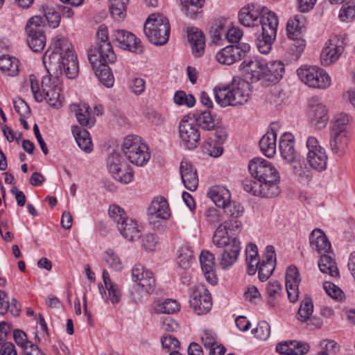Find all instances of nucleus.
Wrapping results in <instances>:
<instances>
[{
    "instance_id": "obj_64",
    "label": "nucleus",
    "mask_w": 355,
    "mask_h": 355,
    "mask_svg": "<svg viewBox=\"0 0 355 355\" xmlns=\"http://www.w3.org/2000/svg\"><path fill=\"white\" fill-rule=\"evenodd\" d=\"M355 17V8L347 3L344 4L339 12V18L341 21H345L352 19Z\"/></svg>"
},
{
    "instance_id": "obj_33",
    "label": "nucleus",
    "mask_w": 355,
    "mask_h": 355,
    "mask_svg": "<svg viewBox=\"0 0 355 355\" xmlns=\"http://www.w3.org/2000/svg\"><path fill=\"white\" fill-rule=\"evenodd\" d=\"M318 267L322 273L328 274L331 277L339 276L338 268L333 252L320 255Z\"/></svg>"
},
{
    "instance_id": "obj_35",
    "label": "nucleus",
    "mask_w": 355,
    "mask_h": 355,
    "mask_svg": "<svg viewBox=\"0 0 355 355\" xmlns=\"http://www.w3.org/2000/svg\"><path fill=\"white\" fill-rule=\"evenodd\" d=\"M259 10H255L253 4L243 7L239 12V20L244 26H254L259 18Z\"/></svg>"
},
{
    "instance_id": "obj_50",
    "label": "nucleus",
    "mask_w": 355,
    "mask_h": 355,
    "mask_svg": "<svg viewBox=\"0 0 355 355\" xmlns=\"http://www.w3.org/2000/svg\"><path fill=\"white\" fill-rule=\"evenodd\" d=\"M103 259L107 266L115 270H120L123 268V263L118 254L112 249L104 252Z\"/></svg>"
},
{
    "instance_id": "obj_36",
    "label": "nucleus",
    "mask_w": 355,
    "mask_h": 355,
    "mask_svg": "<svg viewBox=\"0 0 355 355\" xmlns=\"http://www.w3.org/2000/svg\"><path fill=\"white\" fill-rule=\"evenodd\" d=\"M351 120V116L346 113L336 114L331 121L330 133L349 135L348 128Z\"/></svg>"
},
{
    "instance_id": "obj_57",
    "label": "nucleus",
    "mask_w": 355,
    "mask_h": 355,
    "mask_svg": "<svg viewBox=\"0 0 355 355\" xmlns=\"http://www.w3.org/2000/svg\"><path fill=\"white\" fill-rule=\"evenodd\" d=\"M205 217L208 224L216 226L221 222V216L219 210L214 207H210L205 210Z\"/></svg>"
},
{
    "instance_id": "obj_8",
    "label": "nucleus",
    "mask_w": 355,
    "mask_h": 355,
    "mask_svg": "<svg viewBox=\"0 0 355 355\" xmlns=\"http://www.w3.org/2000/svg\"><path fill=\"white\" fill-rule=\"evenodd\" d=\"M122 151L130 162L136 166H144L150 157L147 146L136 135H128L124 139Z\"/></svg>"
},
{
    "instance_id": "obj_53",
    "label": "nucleus",
    "mask_w": 355,
    "mask_h": 355,
    "mask_svg": "<svg viewBox=\"0 0 355 355\" xmlns=\"http://www.w3.org/2000/svg\"><path fill=\"white\" fill-rule=\"evenodd\" d=\"M45 19L44 22L47 21L51 26L55 28L58 26L60 21V14L58 10H55L53 8L46 6L44 8Z\"/></svg>"
},
{
    "instance_id": "obj_15",
    "label": "nucleus",
    "mask_w": 355,
    "mask_h": 355,
    "mask_svg": "<svg viewBox=\"0 0 355 355\" xmlns=\"http://www.w3.org/2000/svg\"><path fill=\"white\" fill-rule=\"evenodd\" d=\"M88 59L98 80L107 87H112L114 79L108 67V64L111 63L93 53L88 54Z\"/></svg>"
},
{
    "instance_id": "obj_4",
    "label": "nucleus",
    "mask_w": 355,
    "mask_h": 355,
    "mask_svg": "<svg viewBox=\"0 0 355 355\" xmlns=\"http://www.w3.org/2000/svg\"><path fill=\"white\" fill-rule=\"evenodd\" d=\"M53 74V73H49V76L42 78V90L40 89L38 82L34 75H31L29 78L31 91L35 101L42 102L43 100H46L50 106L58 108L62 106L60 89L55 82H52L51 77Z\"/></svg>"
},
{
    "instance_id": "obj_13",
    "label": "nucleus",
    "mask_w": 355,
    "mask_h": 355,
    "mask_svg": "<svg viewBox=\"0 0 355 355\" xmlns=\"http://www.w3.org/2000/svg\"><path fill=\"white\" fill-rule=\"evenodd\" d=\"M190 306L197 315L207 313L212 306V298L209 291L204 286L193 290L190 296Z\"/></svg>"
},
{
    "instance_id": "obj_7",
    "label": "nucleus",
    "mask_w": 355,
    "mask_h": 355,
    "mask_svg": "<svg viewBox=\"0 0 355 355\" xmlns=\"http://www.w3.org/2000/svg\"><path fill=\"white\" fill-rule=\"evenodd\" d=\"M109 216L116 224L120 234L127 240L132 241L141 236V230L137 221L127 216L125 211L119 206H110Z\"/></svg>"
},
{
    "instance_id": "obj_63",
    "label": "nucleus",
    "mask_w": 355,
    "mask_h": 355,
    "mask_svg": "<svg viewBox=\"0 0 355 355\" xmlns=\"http://www.w3.org/2000/svg\"><path fill=\"white\" fill-rule=\"evenodd\" d=\"M161 328L165 331H176L179 329V324L171 316L163 317L161 320Z\"/></svg>"
},
{
    "instance_id": "obj_55",
    "label": "nucleus",
    "mask_w": 355,
    "mask_h": 355,
    "mask_svg": "<svg viewBox=\"0 0 355 355\" xmlns=\"http://www.w3.org/2000/svg\"><path fill=\"white\" fill-rule=\"evenodd\" d=\"M223 209L227 215L233 218H238L241 216L244 211V209L241 205L235 202H231V200H230V202H227L223 207Z\"/></svg>"
},
{
    "instance_id": "obj_24",
    "label": "nucleus",
    "mask_w": 355,
    "mask_h": 355,
    "mask_svg": "<svg viewBox=\"0 0 355 355\" xmlns=\"http://www.w3.org/2000/svg\"><path fill=\"white\" fill-rule=\"evenodd\" d=\"M148 214L151 222L157 218L167 219L170 212L166 200L162 196L154 198L148 207Z\"/></svg>"
},
{
    "instance_id": "obj_27",
    "label": "nucleus",
    "mask_w": 355,
    "mask_h": 355,
    "mask_svg": "<svg viewBox=\"0 0 355 355\" xmlns=\"http://www.w3.org/2000/svg\"><path fill=\"white\" fill-rule=\"evenodd\" d=\"M279 148L282 157L288 164L295 162V149L294 137L289 132L282 135L279 139Z\"/></svg>"
},
{
    "instance_id": "obj_39",
    "label": "nucleus",
    "mask_w": 355,
    "mask_h": 355,
    "mask_svg": "<svg viewBox=\"0 0 355 355\" xmlns=\"http://www.w3.org/2000/svg\"><path fill=\"white\" fill-rule=\"evenodd\" d=\"M0 70L10 76H15L19 72V60L10 55L0 56Z\"/></svg>"
},
{
    "instance_id": "obj_62",
    "label": "nucleus",
    "mask_w": 355,
    "mask_h": 355,
    "mask_svg": "<svg viewBox=\"0 0 355 355\" xmlns=\"http://www.w3.org/2000/svg\"><path fill=\"white\" fill-rule=\"evenodd\" d=\"M201 341L205 348L209 349L216 345V335L212 331L206 329L201 336Z\"/></svg>"
},
{
    "instance_id": "obj_17",
    "label": "nucleus",
    "mask_w": 355,
    "mask_h": 355,
    "mask_svg": "<svg viewBox=\"0 0 355 355\" xmlns=\"http://www.w3.org/2000/svg\"><path fill=\"white\" fill-rule=\"evenodd\" d=\"M132 280L143 287L146 294L152 293L156 286L155 279L151 271L141 264H136L132 269Z\"/></svg>"
},
{
    "instance_id": "obj_58",
    "label": "nucleus",
    "mask_w": 355,
    "mask_h": 355,
    "mask_svg": "<svg viewBox=\"0 0 355 355\" xmlns=\"http://www.w3.org/2000/svg\"><path fill=\"white\" fill-rule=\"evenodd\" d=\"M301 279L300 273L295 266H289L286 272V285H299Z\"/></svg>"
},
{
    "instance_id": "obj_2",
    "label": "nucleus",
    "mask_w": 355,
    "mask_h": 355,
    "mask_svg": "<svg viewBox=\"0 0 355 355\" xmlns=\"http://www.w3.org/2000/svg\"><path fill=\"white\" fill-rule=\"evenodd\" d=\"M43 63L48 73L55 76L64 73L69 79L77 77L79 66L71 43L65 37H58L53 50H47L43 55Z\"/></svg>"
},
{
    "instance_id": "obj_34",
    "label": "nucleus",
    "mask_w": 355,
    "mask_h": 355,
    "mask_svg": "<svg viewBox=\"0 0 355 355\" xmlns=\"http://www.w3.org/2000/svg\"><path fill=\"white\" fill-rule=\"evenodd\" d=\"M238 48L230 45L222 49L216 55V60L220 64L230 65L241 60Z\"/></svg>"
},
{
    "instance_id": "obj_38",
    "label": "nucleus",
    "mask_w": 355,
    "mask_h": 355,
    "mask_svg": "<svg viewBox=\"0 0 355 355\" xmlns=\"http://www.w3.org/2000/svg\"><path fill=\"white\" fill-rule=\"evenodd\" d=\"M72 133L78 146L83 150L85 153H90L92 150L93 145L87 130L78 126H73Z\"/></svg>"
},
{
    "instance_id": "obj_44",
    "label": "nucleus",
    "mask_w": 355,
    "mask_h": 355,
    "mask_svg": "<svg viewBox=\"0 0 355 355\" xmlns=\"http://www.w3.org/2000/svg\"><path fill=\"white\" fill-rule=\"evenodd\" d=\"M276 34L262 32V34L257 40V46L263 54L268 53L272 49V45L275 40Z\"/></svg>"
},
{
    "instance_id": "obj_16",
    "label": "nucleus",
    "mask_w": 355,
    "mask_h": 355,
    "mask_svg": "<svg viewBox=\"0 0 355 355\" xmlns=\"http://www.w3.org/2000/svg\"><path fill=\"white\" fill-rule=\"evenodd\" d=\"M179 135L184 146L189 150L194 149L200 144V132L198 128L184 118L179 124Z\"/></svg>"
},
{
    "instance_id": "obj_29",
    "label": "nucleus",
    "mask_w": 355,
    "mask_h": 355,
    "mask_svg": "<svg viewBox=\"0 0 355 355\" xmlns=\"http://www.w3.org/2000/svg\"><path fill=\"white\" fill-rule=\"evenodd\" d=\"M349 141V135L330 133V150L338 157H343L346 153Z\"/></svg>"
},
{
    "instance_id": "obj_54",
    "label": "nucleus",
    "mask_w": 355,
    "mask_h": 355,
    "mask_svg": "<svg viewBox=\"0 0 355 355\" xmlns=\"http://www.w3.org/2000/svg\"><path fill=\"white\" fill-rule=\"evenodd\" d=\"M252 333L257 339L266 340L270 336V325L266 321H261L259 322L257 327L252 330Z\"/></svg>"
},
{
    "instance_id": "obj_30",
    "label": "nucleus",
    "mask_w": 355,
    "mask_h": 355,
    "mask_svg": "<svg viewBox=\"0 0 355 355\" xmlns=\"http://www.w3.org/2000/svg\"><path fill=\"white\" fill-rule=\"evenodd\" d=\"M265 61L257 59L245 60L241 63L242 69L252 82L261 80Z\"/></svg>"
},
{
    "instance_id": "obj_20",
    "label": "nucleus",
    "mask_w": 355,
    "mask_h": 355,
    "mask_svg": "<svg viewBox=\"0 0 355 355\" xmlns=\"http://www.w3.org/2000/svg\"><path fill=\"white\" fill-rule=\"evenodd\" d=\"M284 65L280 61L265 62L263 76H261L263 85H270L279 82L283 76Z\"/></svg>"
},
{
    "instance_id": "obj_10",
    "label": "nucleus",
    "mask_w": 355,
    "mask_h": 355,
    "mask_svg": "<svg viewBox=\"0 0 355 355\" xmlns=\"http://www.w3.org/2000/svg\"><path fill=\"white\" fill-rule=\"evenodd\" d=\"M29 47L35 52H41L46 45L44 19L40 15L31 17L25 28Z\"/></svg>"
},
{
    "instance_id": "obj_59",
    "label": "nucleus",
    "mask_w": 355,
    "mask_h": 355,
    "mask_svg": "<svg viewBox=\"0 0 355 355\" xmlns=\"http://www.w3.org/2000/svg\"><path fill=\"white\" fill-rule=\"evenodd\" d=\"M266 290L270 299H275L280 295L282 287L278 281L273 280L268 282Z\"/></svg>"
},
{
    "instance_id": "obj_51",
    "label": "nucleus",
    "mask_w": 355,
    "mask_h": 355,
    "mask_svg": "<svg viewBox=\"0 0 355 355\" xmlns=\"http://www.w3.org/2000/svg\"><path fill=\"white\" fill-rule=\"evenodd\" d=\"M193 259V251L187 248H181L179 250V255L178 257V262L180 266L184 269L190 267Z\"/></svg>"
},
{
    "instance_id": "obj_56",
    "label": "nucleus",
    "mask_w": 355,
    "mask_h": 355,
    "mask_svg": "<svg viewBox=\"0 0 355 355\" xmlns=\"http://www.w3.org/2000/svg\"><path fill=\"white\" fill-rule=\"evenodd\" d=\"M162 347L167 352L175 351L180 345V341L173 336H163L161 338Z\"/></svg>"
},
{
    "instance_id": "obj_42",
    "label": "nucleus",
    "mask_w": 355,
    "mask_h": 355,
    "mask_svg": "<svg viewBox=\"0 0 355 355\" xmlns=\"http://www.w3.org/2000/svg\"><path fill=\"white\" fill-rule=\"evenodd\" d=\"M110 12L112 18L116 21H122L126 14V6L128 0H110Z\"/></svg>"
},
{
    "instance_id": "obj_52",
    "label": "nucleus",
    "mask_w": 355,
    "mask_h": 355,
    "mask_svg": "<svg viewBox=\"0 0 355 355\" xmlns=\"http://www.w3.org/2000/svg\"><path fill=\"white\" fill-rule=\"evenodd\" d=\"M111 174L116 180L124 184L130 182L133 178V172L128 164L123 169H117L116 173Z\"/></svg>"
},
{
    "instance_id": "obj_3",
    "label": "nucleus",
    "mask_w": 355,
    "mask_h": 355,
    "mask_svg": "<svg viewBox=\"0 0 355 355\" xmlns=\"http://www.w3.org/2000/svg\"><path fill=\"white\" fill-rule=\"evenodd\" d=\"M214 93L216 102L222 107L241 106L250 98V85L244 80L234 78L227 87H216Z\"/></svg>"
},
{
    "instance_id": "obj_19",
    "label": "nucleus",
    "mask_w": 355,
    "mask_h": 355,
    "mask_svg": "<svg viewBox=\"0 0 355 355\" xmlns=\"http://www.w3.org/2000/svg\"><path fill=\"white\" fill-rule=\"evenodd\" d=\"M103 280L105 288L103 284H98L102 297L112 304L119 303L121 298V290L116 284L111 281L109 272L106 270L103 271Z\"/></svg>"
},
{
    "instance_id": "obj_28",
    "label": "nucleus",
    "mask_w": 355,
    "mask_h": 355,
    "mask_svg": "<svg viewBox=\"0 0 355 355\" xmlns=\"http://www.w3.org/2000/svg\"><path fill=\"white\" fill-rule=\"evenodd\" d=\"M187 37L193 55L200 57L204 53L205 46L203 33L197 28L191 27L187 30Z\"/></svg>"
},
{
    "instance_id": "obj_47",
    "label": "nucleus",
    "mask_w": 355,
    "mask_h": 355,
    "mask_svg": "<svg viewBox=\"0 0 355 355\" xmlns=\"http://www.w3.org/2000/svg\"><path fill=\"white\" fill-rule=\"evenodd\" d=\"M126 165V162L116 151L112 152L107 158V166L110 173H116L117 169H123Z\"/></svg>"
},
{
    "instance_id": "obj_23",
    "label": "nucleus",
    "mask_w": 355,
    "mask_h": 355,
    "mask_svg": "<svg viewBox=\"0 0 355 355\" xmlns=\"http://www.w3.org/2000/svg\"><path fill=\"white\" fill-rule=\"evenodd\" d=\"M202 270L207 281L211 285L217 283L215 272V258L213 254L207 250H202L200 256Z\"/></svg>"
},
{
    "instance_id": "obj_6",
    "label": "nucleus",
    "mask_w": 355,
    "mask_h": 355,
    "mask_svg": "<svg viewBox=\"0 0 355 355\" xmlns=\"http://www.w3.org/2000/svg\"><path fill=\"white\" fill-rule=\"evenodd\" d=\"M144 32L150 42L157 46L165 44L169 37L170 24L160 15H151L144 26Z\"/></svg>"
},
{
    "instance_id": "obj_61",
    "label": "nucleus",
    "mask_w": 355,
    "mask_h": 355,
    "mask_svg": "<svg viewBox=\"0 0 355 355\" xmlns=\"http://www.w3.org/2000/svg\"><path fill=\"white\" fill-rule=\"evenodd\" d=\"M323 288L327 294L334 299H341L342 290L330 282L323 283Z\"/></svg>"
},
{
    "instance_id": "obj_49",
    "label": "nucleus",
    "mask_w": 355,
    "mask_h": 355,
    "mask_svg": "<svg viewBox=\"0 0 355 355\" xmlns=\"http://www.w3.org/2000/svg\"><path fill=\"white\" fill-rule=\"evenodd\" d=\"M306 46L305 40L302 37L296 39L288 38V51L293 58V60H297L304 50Z\"/></svg>"
},
{
    "instance_id": "obj_18",
    "label": "nucleus",
    "mask_w": 355,
    "mask_h": 355,
    "mask_svg": "<svg viewBox=\"0 0 355 355\" xmlns=\"http://www.w3.org/2000/svg\"><path fill=\"white\" fill-rule=\"evenodd\" d=\"M344 38L340 41L337 37L329 40L320 55L321 63L328 66L336 62L344 51Z\"/></svg>"
},
{
    "instance_id": "obj_37",
    "label": "nucleus",
    "mask_w": 355,
    "mask_h": 355,
    "mask_svg": "<svg viewBox=\"0 0 355 355\" xmlns=\"http://www.w3.org/2000/svg\"><path fill=\"white\" fill-rule=\"evenodd\" d=\"M207 195L217 207L222 208L227 202H230L231 199V194L229 190L220 186H215L211 188Z\"/></svg>"
},
{
    "instance_id": "obj_22",
    "label": "nucleus",
    "mask_w": 355,
    "mask_h": 355,
    "mask_svg": "<svg viewBox=\"0 0 355 355\" xmlns=\"http://www.w3.org/2000/svg\"><path fill=\"white\" fill-rule=\"evenodd\" d=\"M309 118L311 125L318 130L325 128L329 121L328 110L320 103L311 105Z\"/></svg>"
},
{
    "instance_id": "obj_9",
    "label": "nucleus",
    "mask_w": 355,
    "mask_h": 355,
    "mask_svg": "<svg viewBox=\"0 0 355 355\" xmlns=\"http://www.w3.org/2000/svg\"><path fill=\"white\" fill-rule=\"evenodd\" d=\"M297 73L300 80L309 87L326 89L331 84L329 74L317 66H302Z\"/></svg>"
},
{
    "instance_id": "obj_43",
    "label": "nucleus",
    "mask_w": 355,
    "mask_h": 355,
    "mask_svg": "<svg viewBox=\"0 0 355 355\" xmlns=\"http://www.w3.org/2000/svg\"><path fill=\"white\" fill-rule=\"evenodd\" d=\"M302 16H295L293 19H290L286 25V32L288 38L296 39L301 37V33L304 28V22L302 21Z\"/></svg>"
},
{
    "instance_id": "obj_60",
    "label": "nucleus",
    "mask_w": 355,
    "mask_h": 355,
    "mask_svg": "<svg viewBox=\"0 0 355 355\" xmlns=\"http://www.w3.org/2000/svg\"><path fill=\"white\" fill-rule=\"evenodd\" d=\"M15 111L20 116H29L31 110L28 104L21 98H17L13 102Z\"/></svg>"
},
{
    "instance_id": "obj_21",
    "label": "nucleus",
    "mask_w": 355,
    "mask_h": 355,
    "mask_svg": "<svg viewBox=\"0 0 355 355\" xmlns=\"http://www.w3.org/2000/svg\"><path fill=\"white\" fill-rule=\"evenodd\" d=\"M275 252L272 245L266 247V253L261 262H259L258 268L259 278L261 281L268 279L275 268Z\"/></svg>"
},
{
    "instance_id": "obj_1",
    "label": "nucleus",
    "mask_w": 355,
    "mask_h": 355,
    "mask_svg": "<svg viewBox=\"0 0 355 355\" xmlns=\"http://www.w3.org/2000/svg\"><path fill=\"white\" fill-rule=\"evenodd\" d=\"M252 178L243 180V188L253 196L274 198L280 193L278 171L270 162L261 158H254L248 164Z\"/></svg>"
},
{
    "instance_id": "obj_31",
    "label": "nucleus",
    "mask_w": 355,
    "mask_h": 355,
    "mask_svg": "<svg viewBox=\"0 0 355 355\" xmlns=\"http://www.w3.org/2000/svg\"><path fill=\"white\" fill-rule=\"evenodd\" d=\"M260 17V23L262 27V32L277 34V29L279 24L278 18L274 12L269 10L267 8L263 7L259 12Z\"/></svg>"
},
{
    "instance_id": "obj_45",
    "label": "nucleus",
    "mask_w": 355,
    "mask_h": 355,
    "mask_svg": "<svg viewBox=\"0 0 355 355\" xmlns=\"http://www.w3.org/2000/svg\"><path fill=\"white\" fill-rule=\"evenodd\" d=\"M180 310L178 302L172 299H166L157 302L155 306V312L157 313L173 314Z\"/></svg>"
},
{
    "instance_id": "obj_46",
    "label": "nucleus",
    "mask_w": 355,
    "mask_h": 355,
    "mask_svg": "<svg viewBox=\"0 0 355 355\" xmlns=\"http://www.w3.org/2000/svg\"><path fill=\"white\" fill-rule=\"evenodd\" d=\"M195 120L200 127L205 130H211L216 126V123L209 110L201 112L196 114Z\"/></svg>"
},
{
    "instance_id": "obj_5",
    "label": "nucleus",
    "mask_w": 355,
    "mask_h": 355,
    "mask_svg": "<svg viewBox=\"0 0 355 355\" xmlns=\"http://www.w3.org/2000/svg\"><path fill=\"white\" fill-rule=\"evenodd\" d=\"M225 227H217L213 236L214 244L218 248H223L220 259V266L223 269L230 268L237 261L241 249L237 238L225 236L220 234Z\"/></svg>"
},
{
    "instance_id": "obj_40",
    "label": "nucleus",
    "mask_w": 355,
    "mask_h": 355,
    "mask_svg": "<svg viewBox=\"0 0 355 355\" xmlns=\"http://www.w3.org/2000/svg\"><path fill=\"white\" fill-rule=\"evenodd\" d=\"M277 135L272 130L264 135L259 141V146L263 153L268 157H272L276 153Z\"/></svg>"
},
{
    "instance_id": "obj_11",
    "label": "nucleus",
    "mask_w": 355,
    "mask_h": 355,
    "mask_svg": "<svg viewBox=\"0 0 355 355\" xmlns=\"http://www.w3.org/2000/svg\"><path fill=\"white\" fill-rule=\"evenodd\" d=\"M306 147V162L313 170L318 172H322L327 169L328 156L326 150L322 148L318 139L314 137H309L307 139Z\"/></svg>"
},
{
    "instance_id": "obj_48",
    "label": "nucleus",
    "mask_w": 355,
    "mask_h": 355,
    "mask_svg": "<svg viewBox=\"0 0 355 355\" xmlns=\"http://www.w3.org/2000/svg\"><path fill=\"white\" fill-rule=\"evenodd\" d=\"M313 311V304L312 300L309 297H306L301 302L298 310V320L302 322H307L311 316Z\"/></svg>"
},
{
    "instance_id": "obj_41",
    "label": "nucleus",
    "mask_w": 355,
    "mask_h": 355,
    "mask_svg": "<svg viewBox=\"0 0 355 355\" xmlns=\"http://www.w3.org/2000/svg\"><path fill=\"white\" fill-rule=\"evenodd\" d=\"M182 10L191 18H196L201 13L205 0H181Z\"/></svg>"
},
{
    "instance_id": "obj_26",
    "label": "nucleus",
    "mask_w": 355,
    "mask_h": 355,
    "mask_svg": "<svg viewBox=\"0 0 355 355\" xmlns=\"http://www.w3.org/2000/svg\"><path fill=\"white\" fill-rule=\"evenodd\" d=\"M310 244L313 250H315L320 255L326 253H331V245L323 231L315 229L310 236Z\"/></svg>"
},
{
    "instance_id": "obj_25",
    "label": "nucleus",
    "mask_w": 355,
    "mask_h": 355,
    "mask_svg": "<svg viewBox=\"0 0 355 355\" xmlns=\"http://www.w3.org/2000/svg\"><path fill=\"white\" fill-rule=\"evenodd\" d=\"M180 171L184 187L191 191H195L198 185V177L193 166L188 162L182 161Z\"/></svg>"
},
{
    "instance_id": "obj_12",
    "label": "nucleus",
    "mask_w": 355,
    "mask_h": 355,
    "mask_svg": "<svg viewBox=\"0 0 355 355\" xmlns=\"http://www.w3.org/2000/svg\"><path fill=\"white\" fill-rule=\"evenodd\" d=\"M96 46L91 49L89 54H96L98 58L114 63L116 60V55L109 41L108 29L105 25L102 24L99 26L96 33Z\"/></svg>"
},
{
    "instance_id": "obj_14",
    "label": "nucleus",
    "mask_w": 355,
    "mask_h": 355,
    "mask_svg": "<svg viewBox=\"0 0 355 355\" xmlns=\"http://www.w3.org/2000/svg\"><path fill=\"white\" fill-rule=\"evenodd\" d=\"M112 39L119 48L130 51L135 53H141L144 51L141 41L137 37L125 30L116 29L112 32Z\"/></svg>"
},
{
    "instance_id": "obj_32",
    "label": "nucleus",
    "mask_w": 355,
    "mask_h": 355,
    "mask_svg": "<svg viewBox=\"0 0 355 355\" xmlns=\"http://www.w3.org/2000/svg\"><path fill=\"white\" fill-rule=\"evenodd\" d=\"M70 110L75 112L78 123L83 126H92L95 123L94 117L91 116L90 107L86 103H73Z\"/></svg>"
}]
</instances>
